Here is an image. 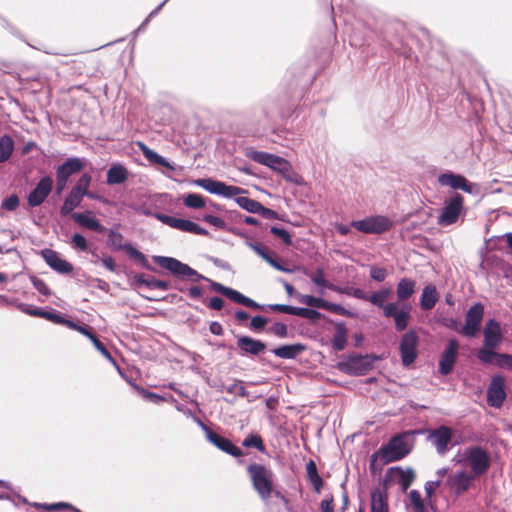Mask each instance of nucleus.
<instances>
[{
  "instance_id": "nucleus-2",
  "label": "nucleus",
  "mask_w": 512,
  "mask_h": 512,
  "mask_svg": "<svg viewBox=\"0 0 512 512\" xmlns=\"http://www.w3.org/2000/svg\"><path fill=\"white\" fill-rule=\"evenodd\" d=\"M454 461L469 468V473L476 479L486 474L491 466V457L486 449L481 446L473 445L465 448L458 454Z\"/></svg>"
},
{
  "instance_id": "nucleus-36",
  "label": "nucleus",
  "mask_w": 512,
  "mask_h": 512,
  "mask_svg": "<svg viewBox=\"0 0 512 512\" xmlns=\"http://www.w3.org/2000/svg\"><path fill=\"white\" fill-rule=\"evenodd\" d=\"M305 350V346L301 343L283 345L273 350V353L282 359H294Z\"/></svg>"
},
{
  "instance_id": "nucleus-45",
  "label": "nucleus",
  "mask_w": 512,
  "mask_h": 512,
  "mask_svg": "<svg viewBox=\"0 0 512 512\" xmlns=\"http://www.w3.org/2000/svg\"><path fill=\"white\" fill-rule=\"evenodd\" d=\"M242 445L246 448H255L261 453L266 452L263 439L258 434H249L242 442Z\"/></svg>"
},
{
  "instance_id": "nucleus-5",
  "label": "nucleus",
  "mask_w": 512,
  "mask_h": 512,
  "mask_svg": "<svg viewBox=\"0 0 512 512\" xmlns=\"http://www.w3.org/2000/svg\"><path fill=\"white\" fill-rule=\"evenodd\" d=\"M410 449L406 441V435L393 436L386 445H383L377 452L384 463L401 460L408 455Z\"/></svg>"
},
{
  "instance_id": "nucleus-26",
  "label": "nucleus",
  "mask_w": 512,
  "mask_h": 512,
  "mask_svg": "<svg viewBox=\"0 0 512 512\" xmlns=\"http://www.w3.org/2000/svg\"><path fill=\"white\" fill-rule=\"evenodd\" d=\"M237 347L243 354L257 356L265 351L266 345L261 340L249 336H240L237 339Z\"/></svg>"
},
{
  "instance_id": "nucleus-49",
  "label": "nucleus",
  "mask_w": 512,
  "mask_h": 512,
  "mask_svg": "<svg viewBox=\"0 0 512 512\" xmlns=\"http://www.w3.org/2000/svg\"><path fill=\"white\" fill-rule=\"evenodd\" d=\"M184 204L189 208L201 209L205 207L206 203L201 195L191 193L184 198Z\"/></svg>"
},
{
  "instance_id": "nucleus-24",
  "label": "nucleus",
  "mask_w": 512,
  "mask_h": 512,
  "mask_svg": "<svg viewBox=\"0 0 512 512\" xmlns=\"http://www.w3.org/2000/svg\"><path fill=\"white\" fill-rule=\"evenodd\" d=\"M71 218L76 224H78L81 227H84L97 233L106 232V228L99 222V220L92 217L91 211L72 213Z\"/></svg>"
},
{
  "instance_id": "nucleus-48",
  "label": "nucleus",
  "mask_w": 512,
  "mask_h": 512,
  "mask_svg": "<svg viewBox=\"0 0 512 512\" xmlns=\"http://www.w3.org/2000/svg\"><path fill=\"white\" fill-rule=\"evenodd\" d=\"M236 202L241 208H243L251 213L258 214V211L261 207L260 202L254 200V199H251L249 197H243V196L237 197Z\"/></svg>"
},
{
  "instance_id": "nucleus-14",
  "label": "nucleus",
  "mask_w": 512,
  "mask_h": 512,
  "mask_svg": "<svg viewBox=\"0 0 512 512\" xmlns=\"http://www.w3.org/2000/svg\"><path fill=\"white\" fill-rule=\"evenodd\" d=\"M484 316V306L476 303L471 306L465 315V325L460 333L467 337H474L480 330Z\"/></svg>"
},
{
  "instance_id": "nucleus-32",
  "label": "nucleus",
  "mask_w": 512,
  "mask_h": 512,
  "mask_svg": "<svg viewBox=\"0 0 512 512\" xmlns=\"http://www.w3.org/2000/svg\"><path fill=\"white\" fill-rule=\"evenodd\" d=\"M416 291V281L404 277L399 280L396 286L397 303L407 301Z\"/></svg>"
},
{
  "instance_id": "nucleus-55",
  "label": "nucleus",
  "mask_w": 512,
  "mask_h": 512,
  "mask_svg": "<svg viewBox=\"0 0 512 512\" xmlns=\"http://www.w3.org/2000/svg\"><path fill=\"white\" fill-rule=\"evenodd\" d=\"M268 331L280 338H285V337H287V334H288V329H287L286 324L281 323V322H276L273 325H271L269 327Z\"/></svg>"
},
{
  "instance_id": "nucleus-31",
  "label": "nucleus",
  "mask_w": 512,
  "mask_h": 512,
  "mask_svg": "<svg viewBox=\"0 0 512 512\" xmlns=\"http://www.w3.org/2000/svg\"><path fill=\"white\" fill-rule=\"evenodd\" d=\"M305 274L310 278V280L317 286L321 288H327L334 292L338 293H348L347 290L342 289V287L336 286L330 282H328L325 278V272L323 268H317L314 272H305ZM323 289L320 290V294H323Z\"/></svg>"
},
{
  "instance_id": "nucleus-17",
  "label": "nucleus",
  "mask_w": 512,
  "mask_h": 512,
  "mask_svg": "<svg viewBox=\"0 0 512 512\" xmlns=\"http://www.w3.org/2000/svg\"><path fill=\"white\" fill-rule=\"evenodd\" d=\"M53 189V179L45 176L40 179L36 187L27 196V203L30 207L40 206L49 196Z\"/></svg>"
},
{
  "instance_id": "nucleus-13",
  "label": "nucleus",
  "mask_w": 512,
  "mask_h": 512,
  "mask_svg": "<svg viewBox=\"0 0 512 512\" xmlns=\"http://www.w3.org/2000/svg\"><path fill=\"white\" fill-rule=\"evenodd\" d=\"M194 183L212 194L222 195L224 197H233L244 192V189L240 187L226 185L222 181L211 178L197 179Z\"/></svg>"
},
{
  "instance_id": "nucleus-60",
  "label": "nucleus",
  "mask_w": 512,
  "mask_h": 512,
  "mask_svg": "<svg viewBox=\"0 0 512 512\" xmlns=\"http://www.w3.org/2000/svg\"><path fill=\"white\" fill-rule=\"evenodd\" d=\"M370 276L375 281L382 282L387 277V271L385 268L373 266V267H371V270H370Z\"/></svg>"
},
{
  "instance_id": "nucleus-20",
  "label": "nucleus",
  "mask_w": 512,
  "mask_h": 512,
  "mask_svg": "<svg viewBox=\"0 0 512 512\" xmlns=\"http://www.w3.org/2000/svg\"><path fill=\"white\" fill-rule=\"evenodd\" d=\"M459 343L456 339H449L448 344L439 361V372L446 376L453 371L457 361Z\"/></svg>"
},
{
  "instance_id": "nucleus-7",
  "label": "nucleus",
  "mask_w": 512,
  "mask_h": 512,
  "mask_svg": "<svg viewBox=\"0 0 512 512\" xmlns=\"http://www.w3.org/2000/svg\"><path fill=\"white\" fill-rule=\"evenodd\" d=\"M350 225L365 234H381L388 231L393 223L389 218L377 215L362 220H354Z\"/></svg>"
},
{
  "instance_id": "nucleus-22",
  "label": "nucleus",
  "mask_w": 512,
  "mask_h": 512,
  "mask_svg": "<svg viewBox=\"0 0 512 512\" xmlns=\"http://www.w3.org/2000/svg\"><path fill=\"white\" fill-rule=\"evenodd\" d=\"M484 346L488 348H498L502 342L503 334L501 325L498 321L490 319L484 327Z\"/></svg>"
},
{
  "instance_id": "nucleus-35",
  "label": "nucleus",
  "mask_w": 512,
  "mask_h": 512,
  "mask_svg": "<svg viewBox=\"0 0 512 512\" xmlns=\"http://www.w3.org/2000/svg\"><path fill=\"white\" fill-rule=\"evenodd\" d=\"M438 293L436 287L433 285H427L424 287L420 299L421 309L424 311L431 310L438 301Z\"/></svg>"
},
{
  "instance_id": "nucleus-4",
  "label": "nucleus",
  "mask_w": 512,
  "mask_h": 512,
  "mask_svg": "<svg viewBox=\"0 0 512 512\" xmlns=\"http://www.w3.org/2000/svg\"><path fill=\"white\" fill-rule=\"evenodd\" d=\"M283 286H284L286 293L289 296L296 295L299 302L306 306L324 309L329 312H332V313H335L338 315H342V316L350 315V312L339 304L331 303L322 298L314 297L312 295L296 294L295 288L291 284H289L285 281L283 282Z\"/></svg>"
},
{
  "instance_id": "nucleus-18",
  "label": "nucleus",
  "mask_w": 512,
  "mask_h": 512,
  "mask_svg": "<svg viewBox=\"0 0 512 512\" xmlns=\"http://www.w3.org/2000/svg\"><path fill=\"white\" fill-rule=\"evenodd\" d=\"M452 435L453 432L450 427L441 425L429 432L428 439L435 446L437 453L444 455L449 449V444L452 441Z\"/></svg>"
},
{
  "instance_id": "nucleus-50",
  "label": "nucleus",
  "mask_w": 512,
  "mask_h": 512,
  "mask_svg": "<svg viewBox=\"0 0 512 512\" xmlns=\"http://www.w3.org/2000/svg\"><path fill=\"white\" fill-rule=\"evenodd\" d=\"M131 385L133 386V388L146 400L148 401H151V402H154V403H159V402H162L165 400L164 397L156 394V393H153V392H150L146 389H144L143 387L135 384V383H131Z\"/></svg>"
},
{
  "instance_id": "nucleus-54",
  "label": "nucleus",
  "mask_w": 512,
  "mask_h": 512,
  "mask_svg": "<svg viewBox=\"0 0 512 512\" xmlns=\"http://www.w3.org/2000/svg\"><path fill=\"white\" fill-rule=\"evenodd\" d=\"M270 231H271V233H272L274 236H276V237L280 238V239L284 242V244H285V245H288V246H289V245H291V244H292V238H291V235H290V233H289L288 231H286L285 229L273 226V227H271V230H270Z\"/></svg>"
},
{
  "instance_id": "nucleus-11",
  "label": "nucleus",
  "mask_w": 512,
  "mask_h": 512,
  "mask_svg": "<svg viewBox=\"0 0 512 512\" xmlns=\"http://www.w3.org/2000/svg\"><path fill=\"white\" fill-rule=\"evenodd\" d=\"M415 478L416 475L412 468L404 470L401 467H391L385 474L383 487L388 488L391 484H398L402 492H406Z\"/></svg>"
},
{
  "instance_id": "nucleus-37",
  "label": "nucleus",
  "mask_w": 512,
  "mask_h": 512,
  "mask_svg": "<svg viewBox=\"0 0 512 512\" xmlns=\"http://www.w3.org/2000/svg\"><path fill=\"white\" fill-rule=\"evenodd\" d=\"M306 473L307 479L311 484L314 492L320 493L321 489L323 488L324 481L318 473L315 461L309 460V462L306 464Z\"/></svg>"
},
{
  "instance_id": "nucleus-46",
  "label": "nucleus",
  "mask_w": 512,
  "mask_h": 512,
  "mask_svg": "<svg viewBox=\"0 0 512 512\" xmlns=\"http://www.w3.org/2000/svg\"><path fill=\"white\" fill-rule=\"evenodd\" d=\"M108 243L114 250L126 251L127 243H124L123 235L115 230L111 229L108 231Z\"/></svg>"
},
{
  "instance_id": "nucleus-43",
  "label": "nucleus",
  "mask_w": 512,
  "mask_h": 512,
  "mask_svg": "<svg viewBox=\"0 0 512 512\" xmlns=\"http://www.w3.org/2000/svg\"><path fill=\"white\" fill-rule=\"evenodd\" d=\"M14 150L13 139L8 135L0 138V163L7 161Z\"/></svg>"
},
{
  "instance_id": "nucleus-10",
  "label": "nucleus",
  "mask_w": 512,
  "mask_h": 512,
  "mask_svg": "<svg viewBox=\"0 0 512 512\" xmlns=\"http://www.w3.org/2000/svg\"><path fill=\"white\" fill-rule=\"evenodd\" d=\"M419 337L414 330L404 333L400 340L399 350L402 364L406 367L413 364L418 355Z\"/></svg>"
},
{
  "instance_id": "nucleus-30",
  "label": "nucleus",
  "mask_w": 512,
  "mask_h": 512,
  "mask_svg": "<svg viewBox=\"0 0 512 512\" xmlns=\"http://www.w3.org/2000/svg\"><path fill=\"white\" fill-rule=\"evenodd\" d=\"M371 512H389L387 487L372 490Z\"/></svg>"
},
{
  "instance_id": "nucleus-47",
  "label": "nucleus",
  "mask_w": 512,
  "mask_h": 512,
  "mask_svg": "<svg viewBox=\"0 0 512 512\" xmlns=\"http://www.w3.org/2000/svg\"><path fill=\"white\" fill-rule=\"evenodd\" d=\"M409 500L413 512H428L419 491L411 490L409 493Z\"/></svg>"
},
{
  "instance_id": "nucleus-21",
  "label": "nucleus",
  "mask_w": 512,
  "mask_h": 512,
  "mask_svg": "<svg viewBox=\"0 0 512 512\" xmlns=\"http://www.w3.org/2000/svg\"><path fill=\"white\" fill-rule=\"evenodd\" d=\"M206 432V437L209 442H211L214 446H216L221 451L233 456L240 457L243 455L242 450L234 445L229 439L219 435L212 429L203 426Z\"/></svg>"
},
{
  "instance_id": "nucleus-44",
  "label": "nucleus",
  "mask_w": 512,
  "mask_h": 512,
  "mask_svg": "<svg viewBox=\"0 0 512 512\" xmlns=\"http://www.w3.org/2000/svg\"><path fill=\"white\" fill-rule=\"evenodd\" d=\"M126 253L135 261H137L143 268L147 270L154 271V268L149 264L146 256L136 249L134 246H132L130 243L126 244Z\"/></svg>"
},
{
  "instance_id": "nucleus-63",
  "label": "nucleus",
  "mask_w": 512,
  "mask_h": 512,
  "mask_svg": "<svg viewBox=\"0 0 512 512\" xmlns=\"http://www.w3.org/2000/svg\"><path fill=\"white\" fill-rule=\"evenodd\" d=\"M91 342L95 346V348L107 359L113 361V358L111 356V353L108 351V349L105 347V345L98 339V337L95 335L94 338L91 339Z\"/></svg>"
},
{
  "instance_id": "nucleus-19",
  "label": "nucleus",
  "mask_w": 512,
  "mask_h": 512,
  "mask_svg": "<svg viewBox=\"0 0 512 512\" xmlns=\"http://www.w3.org/2000/svg\"><path fill=\"white\" fill-rule=\"evenodd\" d=\"M211 287L214 291L221 293L222 295L226 296L227 298L238 304L244 305L252 309H264L263 306L259 305L253 299L241 294L237 290H234L230 287H226L217 282H211Z\"/></svg>"
},
{
  "instance_id": "nucleus-56",
  "label": "nucleus",
  "mask_w": 512,
  "mask_h": 512,
  "mask_svg": "<svg viewBox=\"0 0 512 512\" xmlns=\"http://www.w3.org/2000/svg\"><path fill=\"white\" fill-rule=\"evenodd\" d=\"M68 328L78 331L79 333L83 334L84 336L88 337L90 340L94 338L95 334L92 332L91 328L79 325L71 320H69Z\"/></svg>"
},
{
  "instance_id": "nucleus-29",
  "label": "nucleus",
  "mask_w": 512,
  "mask_h": 512,
  "mask_svg": "<svg viewBox=\"0 0 512 512\" xmlns=\"http://www.w3.org/2000/svg\"><path fill=\"white\" fill-rule=\"evenodd\" d=\"M247 245L262 259H264L267 263H269L272 267L275 269L282 271V272H290L291 270L282 266L278 260L274 257L275 253L269 251L267 247H265L263 244L254 242V243H247Z\"/></svg>"
},
{
  "instance_id": "nucleus-57",
  "label": "nucleus",
  "mask_w": 512,
  "mask_h": 512,
  "mask_svg": "<svg viewBox=\"0 0 512 512\" xmlns=\"http://www.w3.org/2000/svg\"><path fill=\"white\" fill-rule=\"evenodd\" d=\"M268 308L272 311L279 312V313H286L290 315L296 316L297 307L285 305V304H271L268 305Z\"/></svg>"
},
{
  "instance_id": "nucleus-52",
  "label": "nucleus",
  "mask_w": 512,
  "mask_h": 512,
  "mask_svg": "<svg viewBox=\"0 0 512 512\" xmlns=\"http://www.w3.org/2000/svg\"><path fill=\"white\" fill-rule=\"evenodd\" d=\"M71 245L73 248L75 249H78L80 251H87L88 248H89V245H88V242L86 240V238L79 234V233H75L72 238H71Z\"/></svg>"
},
{
  "instance_id": "nucleus-27",
  "label": "nucleus",
  "mask_w": 512,
  "mask_h": 512,
  "mask_svg": "<svg viewBox=\"0 0 512 512\" xmlns=\"http://www.w3.org/2000/svg\"><path fill=\"white\" fill-rule=\"evenodd\" d=\"M438 181L443 186H449L453 189H461L467 193L472 192V187L467 179L458 174L445 173L439 176Z\"/></svg>"
},
{
  "instance_id": "nucleus-6",
  "label": "nucleus",
  "mask_w": 512,
  "mask_h": 512,
  "mask_svg": "<svg viewBox=\"0 0 512 512\" xmlns=\"http://www.w3.org/2000/svg\"><path fill=\"white\" fill-rule=\"evenodd\" d=\"M153 260L161 268L169 270L172 274L178 277H187L191 281L197 282L201 279H206L203 275L199 274L196 270L189 265L182 263L176 258L166 256H154Z\"/></svg>"
},
{
  "instance_id": "nucleus-12",
  "label": "nucleus",
  "mask_w": 512,
  "mask_h": 512,
  "mask_svg": "<svg viewBox=\"0 0 512 512\" xmlns=\"http://www.w3.org/2000/svg\"><path fill=\"white\" fill-rule=\"evenodd\" d=\"M155 218L159 220L161 223L168 225L169 227L174 229H178L196 235H208V231L206 229L200 227L198 224L190 220L180 219L162 213H156Z\"/></svg>"
},
{
  "instance_id": "nucleus-33",
  "label": "nucleus",
  "mask_w": 512,
  "mask_h": 512,
  "mask_svg": "<svg viewBox=\"0 0 512 512\" xmlns=\"http://www.w3.org/2000/svg\"><path fill=\"white\" fill-rule=\"evenodd\" d=\"M135 282L139 285H145L151 289H160L162 291H167L170 288V284L167 281L155 279L150 275H146L144 273H139L134 276Z\"/></svg>"
},
{
  "instance_id": "nucleus-51",
  "label": "nucleus",
  "mask_w": 512,
  "mask_h": 512,
  "mask_svg": "<svg viewBox=\"0 0 512 512\" xmlns=\"http://www.w3.org/2000/svg\"><path fill=\"white\" fill-rule=\"evenodd\" d=\"M296 316L315 321L320 319L321 313L314 309L297 307Z\"/></svg>"
},
{
  "instance_id": "nucleus-15",
  "label": "nucleus",
  "mask_w": 512,
  "mask_h": 512,
  "mask_svg": "<svg viewBox=\"0 0 512 512\" xmlns=\"http://www.w3.org/2000/svg\"><path fill=\"white\" fill-rule=\"evenodd\" d=\"M475 479L468 471L460 470L448 476L446 485L455 495L460 496L472 487Z\"/></svg>"
},
{
  "instance_id": "nucleus-25",
  "label": "nucleus",
  "mask_w": 512,
  "mask_h": 512,
  "mask_svg": "<svg viewBox=\"0 0 512 512\" xmlns=\"http://www.w3.org/2000/svg\"><path fill=\"white\" fill-rule=\"evenodd\" d=\"M85 167V160L77 157H70L56 169V176L69 180V178L80 172Z\"/></svg>"
},
{
  "instance_id": "nucleus-53",
  "label": "nucleus",
  "mask_w": 512,
  "mask_h": 512,
  "mask_svg": "<svg viewBox=\"0 0 512 512\" xmlns=\"http://www.w3.org/2000/svg\"><path fill=\"white\" fill-rule=\"evenodd\" d=\"M31 282L33 284V287L42 295L44 296H50L51 291L46 284V282L36 276L31 277Z\"/></svg>"
},
{
  "instance_id": "nucleus-59",
  "label": "nucleus",
  "mask_w": 512,
  "mask_h": 512,
  "mask_svg": "<svg viewBox=\"0 0 512 512\" xmlns=\"http://www.w3.org/2000/svg\"><path fill=\"white\" fill-rule=\"evenodd\" d=\"M44 319L49 320L55 324H62L67 326L69 319L64 318L61 314L45 311Z\"/></svg>"
},
{
  "instance_id": "nucleus-28",
  "label": "nucleus",
  "mask_w": 512,
  "mask_h": 512,
  "mask_svg": "<svg viewBox=\"0 0 512 512\" xmlns=\"http://www.w3.org/2000/svg\"><path fill=\"white\" fill-rule=\"evenodd\" d=\"M496 348H488L483 345L481 349H479L477 353V358L483 364H492L494 363L496 366L501 368L506 367L507 360L502 358V356H509L506 353H497L495 352Z\"/></svg>"
},
{
  "instance_id": "nucleus-61",
  "label": "nucleus",
  "mask_w": 512,
  "mask_h": 512,
  "mask_svg": "<svg viewBox=\"0 0 512 512\" xmlns=\"http://www.w3.org/2000/svg\"><path fill=\"white\" fill-rule=\"evenodd\" d=\"M441 485V480L437 479L435 481H427L425 483V494L426 498L431 499L436 491L437 488H439Z\"/></svg>"
},
{
  "instance_id": "nucleus-62",
  "label": "nucleus",
  "mask_w": 512,
  "mask_h": 512,
  "mask_svg": "<svg viewBox=\"0 0 512 512\" xmlns=\"http://www.w3.org/2000/svg\"><path fill=\"white\" fill-rule=\"evenodd\" d=\"M267 323H268L267 318L262 317V316H254L251 319L250 329H252L254 331L262 330V329H264V327L266 326Z\"/></svg>"
},
{
  "instance_id": "nucleus-23",
  "label": "nucleus",
  "mask_w": 512,
  "mask_h": 512,
  "mask_svg": "<svg viewBox=\"0 0 512 512\" xmlns=\"http://www.w3.org/2000/svg\"><path fill=\"white\" fill-rule=\"evenodd\" d=\"M41 255L53 270L61 274H69L73 271L72 264L61 258L58 252L52 249H44L41 251Z\"/></svg>"
},
{
  "instance_id": "nucleus-1",
  "label": "nucleus",
  "mask_w": 512,
  "mask_h": 512,
  "mask_svg": "<svg viewBox=\"0 0 512 512\" xmlns=\"http://www.w3.org/2000/svg\"><path fill=\"white\" fill-rule=\"evenodd\" d=\"M390 296L391 290L383 288L369 295L368 302L382 309L385 318H392L394 320L396 331L402 332L408 327L411 319L410 307L406 305L400 306L397 302H387Z\"/></svg>"
},
{
  "instance_id": "nucleus-42",
  "label": "nucleus",
  "mask_w": 512,
  "mask_h": 512,
  "mask_svg": "<svg viewBox=\"0 0 512 512\" xmlns=\"http://www.w3.org/2000/svg\"><path fill=\"white\" fill-rule=\"evenodd\" d=\"M92 177L88 173H84L75 183V185L71 188V192L80 195L81 197H85V195H89V186L91 183Z\"/></svg>"
},
{
  "instance_id": "nucleus-8",
  "label": "nucleus",
  "mask_w": 512,
  "mask_h": 512,
  "mask_svg": "<svg viewBox=\"0 0 512 512\" xmlns=\"http://www.w3.org/2000/svg\"><path fill=\"white\" fill-rule=\"evenodd\" d=\"M464 197L455 193L445 203L441 214L437 217V223L441 226H449L456 223L463 210Z\"/></svg>"
},
{
  "instance_id": "nucleus-3",
  "label": "nucleus",
  "mask_w": 512,
  "mask_h": 512,
  "mask_svg": "<svg viewBox=\"0 0 512 512\" xmlns=\"http://www.w3.org/2000/svg\"><path fill=\"white\" fill-rule=\"evenodd\" d=\"M252 486L262 500H268L274 492V473L263 464L252 463L247 467Z\"/></svg>"
},
{
  "instance_id": "nucleus-40",
  "label": "nucleus",
  "mask_w": 512,
  "mask_h": 512,
  "mask_svg": "<svg viewBox=\"0 0 512 512\" xmlns=\"http://www.w3.org/2000/svg\"><path fill=\"white\" fill-rule=\"evenodd\" d=\"M346 371L363 375L369 368V363L362 356L351 357L345 364Z\"/></svg>"
},
{
  "instance_id": "nucleus-39",
  "label": "nucleus",
  "mask_w": 512,
  "mask_h": 512,
  "mask_svg": "<svg viewBox=\"0 0 512 512\" xmlns=\"http://www.w3.org/2000/svg\"><path fill=\"white\" fill-rule=\"evenodd\" d=\"M128 179V171L122 165H114L107 172V183L109 185L122 184Z\"/></svg>"
},
{
  "instance_id": "nucleus-34",
  "label": "nucleus",
  "mask_w": 512,
  "mask_h": 512,
  "mask_svg": "<svg viewBox=\"0 0 512 512\" xmlns=\"http://www.w3.org/2000/svg\"><path fill=\"white\" fill-rule=\"evenodd\" d=\"M347 335H348V330L346 328L345 323H343V322L337 323L334 327V334H333V337L331 340L332 347L336 351H342L346 347Z\"/></svg>"
},
{
  "instance_id": "nucleus-9",
  "label": "nucleus",
  "mask_w": 512,
  "mask_h": 512,
  "mask_svg": "<svg viewBox=\"0 0 512 512\" xmlns=\"http://www.w3.org/2000/svg\"><path fill=\"white\" fill-rule=\"evenodd\" d=\"M248 157L254 162L268 166L284 176H287L291 171L290 163L286 159L274 154L263 151H251L248 153Z\"/></svg>"
},
{
  "instance_id": "nucleus-16",
  "label": "nucleus",
  "mask_w": 512,
  "mask_h": 512,
  "mask_svg": "<svg viewBox=\"0 0 512 512\" xmlns=\"http://www.w3.org/2000/svg\"><path fill=\"white\" fill-rule=\"evenodd\" d=\"M506 398L505 379L494 376L487 389V404L491 407L500 408Z\"/></svg>"
},
{
  "instance_id": "nucleus-64",
  "label": "nucleus",
  "mask_w": 512,
  "mask_h": 512,
  "mask_svg": "<svg viewBox=\"0 0 512 512\" xmlns=\"http://www.w3.org/2000/svg\"><path fill=\"white\" fill-rule=\"evenodd\" d=\"M203 220L206 223H209L210 225H213L219 229H224L226 226L225 221L223 219H221L220 217L214 216V215H205L203 217Z\"/></svg>"
},
{
  "instance_id": "nucleus-58",
  "label": "nucleus",
  "mask_w": 512,
  "mask_h": 512,
  "mask_svg": "<svg viewBox=\"0 0 512 512\" xmlns=\"http://www.w3.org/2000/svg\"><path fill=\"white\" fill-rule=\"evenodd\" d=\"M19 206V198L16 194H13L6 199H4L1 203V208L7 211H13Z\"/></svg>"
},
{
  "instance_id": "nucleus-38",
  "label": "nucleus",
  "mask_w": 512,
  "mask_h": 512,
  "mask_svg": "<svg viewBox=\"0 0 512 512\" xmlns=\"http://www.w3.org/2000/svg\"><path fill=\"white\" fill-rule=\"evenodd\" d=\"M82 201L83 197L70 191L65 197L64 202L60 208V215L62 217H71V214L74 213V209L79 207Z\"/></svg>"
},
{
  "instance_id": "nucleus-41",
  "label": "nucleus",
  "mask_w": 512,
  "mask_h": 512,
  "mask_svg": "<svg viewBox=\"0 0 512 512\" xmlns=\"http://www.w3.org/2000/svg\"><path fill=\"white\" fill-rule=\"evenodd\" d=\"M137 146L139 147L140 151L144 155V157L153 164H158L163 167H169V163L166 161L165 158L160 156L155 151L151 150L145 143L143 142H137Z\"/></svg>"
}]
</instances>
